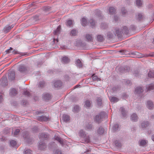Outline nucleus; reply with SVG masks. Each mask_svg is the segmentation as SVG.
<instances>
[{
    "label": "nucleus",
    "mask_w": 154,
    "mask_h": 154,
    "mask_svg": "<svg viewBox=\"0 0 154 154\" xmlns=\"http://www.w3.org/2000/svg\"><path fill=\"white\" fill-rule=\"evenodd\" d=\"M44 96H51V95L49 93H46L44 94Z\"/></svg>",
    "instance_id": "052dcab7"
},
{
    "label": "nucleus",
    "mask_w": 154,
    "mask_h": 154,
    "mask_svg": "<svg viewBox=\"0 0 154 154\" xmlns=\"http://www.w3.org/2000/svg\"><path fill=\"white\" fill-rule=\"evenodd\" d=\"M54 154H62V153L61 150L59 149H57L55 150Z\"/></svg>",
    "instance_id": "8fccbe9b"
},
{
    "label": "nucleus",
    "mask_w": 154,
    "mask_h": 154,
    "mask_svg": "<svg viewBox=\"0 0 154 154\" xmlns=\"http://www.w3.org/2000/svg\"><path fill=\"white\" fill-rule=\"evenodd\" d=\"M61 27L60 26H59L57 28L54 32V34L55 35H57L59 34L60 32Z\"/></svg>",
    "instance_id": "4be33fe9"
},
{
    "label": "nucleus",
    "mask_w": 154,
    "mask_h": 154,
    "mask_svg": "<svg viewBox=\"0 0 154 154\" xmlns=\"http://www.w3.org/2000/svg\"><path fill=\"white\" fill-rule=\"evenodd\" d=\"M97 103L98 106H101L102 103V100L100 97H99L97 98Z\"/></svg>",
    "instance_id": "c85d7f7f"
},
{
    "label": "nucleus",
    "mask_w": 154,
    "mask_h": 154,
    "mask_svg": "<svg viewBox=\"0 0 154 154\" xmlns=\"http://www.w3.org/2000/svg\"><path fill=\"white\" fill-rule=\"evenodd\" d=\"M150 123L148 121H143L141 123V126L142 128L144 129L149 126Z\"/></svg>",
    "instance_id": "20e7f679"
},
{
    "label": "nucleus",
    "mask_w": 154,
    "mask_h": 154,
    "mask_svg": "<svg viewBox=\"0 0 154 154\" xmlns=\"http://www.w3.org/2000/svg\"><path fill=\"white\" fill-rule=\"evenodd\" d=\"M90 22L91 26L93 27L95 25V22L92 19H91L90 20Z\"/></svg>",
    "instance_id": "de8ad7c7"
},
{
    "label": "nucleus",
    "mask_w": 154,
    "mask_h": 154,
    "mask_svg": "<svg viewBox=\"0 0 154 154\" xmlns=\"http://www.w3.org/2000/svg\"><path fill=\"white\" fill-rule=\"evenodd\" d=\"M10 130L8 129H5L3 131V133L4 134H7L10 133Z\"/></svg>",
    "instance_id": "37998d69"
},
{
    "label": "nucleus",
    "mask_w": 154,
    "mask_h": 154,
    "mask_svg": "<svg viewBox=\"0 0 154 154\" xmlns=\"http://www.w3.org/2000/svg\"><path fill=\"white\" fill-rule=\"evenodd\" d=\"M87 24V22L86 19L84 18H83L82 20V24L83 26H85Z\"/></svg>",
    "instance_id": "c756f323"
},
{
    "label": "nucleus",
    "mask_w": 154,
    "mask_h": 154,
    "mask_svg": "<svg viewBox=\"0 0 154 154\" xmlns=\"http://www.w3.org/2000/svg\"><path fill=\"white\" fill-rule=\"evenodd\" d=\"M13 50L12 48L10 47L9 49L7 50L5 52L7 54L10 53Z\"/></svg>",
    "instance_id": "3c124183"
},
{
    "label": "nucleus",
    "mask_w": 154,
    "mask_h": 154,
    "mask_svg": "<svg viewBox=\"0 0 154 154\" xmlns=\"http://www.w3.org/2000/svg\"><path fill=\"white\" fill-rule=\"evenodd\" d=\"M51 97H43L42 99L45 101H48L51 99Z\"/></svg>",
    "instance_id": "603ef678"
},
{
    "label": "nucleus",
    "mask_w": 154,
    "mask_h": 154,
    "mask_svg": "<svg viewBox=\"0 0 154 154\" xmlns=\"http://www.w3.org/2000/svg\"><path fill=\"white\" fill-rule=\"evenodd\" d=\"M25 154H32V151L29 149H25L24 151Z\"/></svg>",
    "instance_id": "c9c22d12"
},
{
    "label": "nucleus",
    "mask_w": 154,
    "mask_h": 154,
    "mask_svg": "<svg viewBox=\"0 0 154 154\" xmlns=\"http://www.w3.org/2000/svg\"><path fill=\"white\" fill-rule=\"evenodd\" d=\"M143 89L141 86L137 87L135 89V93L136 94H140L143 91Z\"/></svg>",
    "instance_id": "0eeeda50"
},
{
    "label": "nucleus",
    "mask_w": 154,
    "mask_h": 154,
    "mask_svg": "<svg viewBox=\"0 0 154 154\" xmlns=\"http://www.w3.org/2000/svg\"><path fill=\"white\" fill-rule=\"evenodd\" d=\"M92 104V102L89 100H87L85 102V104L84 106L88 109H89L91 107Z\"/></svg>",
    "instance_id": "9d476101"
},
{
    "label": "nucleus",
    "mask_w": 154,
    "mask_h": 154,
    "mask_svg": "<svg viewBox=\"0 0 154 154\" xmlns=\"http://www.w3.org/2000/svg\"><path fill=\"white\" fill-rule=\"evenodd\" d=\"M146 143H147L145 140H142L140 141V146H144L146 145Z\"/></svg>",
    "instance_id": "4c0bfd02"
},
{
    "label": "nucleus",
    "mask_w": 154,
    "mask_h": 154,
    "mask_svg": "<svg viewBox=\"0 0 154 154\" xmlns=\"http://www.w3.org/2000/svg\"><path fill=\"white\" fill-rule=\"evenodd\" d=\"M109 11L110 14H113L115 13L116 12V9L114 8L111 7L109 8Z\"/></svg>",
    "instance_id": "2f4dec72"
},
{
    "label": "nucleus",
    "mask_w": 154,
    "mask_h": 154,
    "mask_svg": "<svg viewBox=\"0 0 154 154\" xmlns=\"http://www.w3.org/2000/svg\"><path fill=\"white\" fill-rule=\"evenodd\" d=\"M136 4L137 6L140 7L142 5V2L141 0H137L136 2Z\"/></svg>",
    "instance_id": "72a5a7b5"
},
{
    "label": "nucleus",
    "mask_w": 154,
    "mask_h": 154,
    "mask_svg": "<svg viewBox=\"0 0 154 154\" xmlns=\"http://www.w3.org/2000/svg\"><path fill=\"white\" fill-rule=\"evenodd\" d=\"M38 148L41 150H44L46 147L45 143L43 141H41L39 142L38 146Z\"/></svg>",
    "instance_id": "39448f33"
},
{
    "label": "nucleus",
    "mask_w": 154,
    "mask_h": 154,
    "mask_svg": "<svg viewBox=\"0 0 154 154\" xmlns=\"http://www.w3.org/2000/svg\"><path fill=\"white\" fill-rule=\"evenodd\" d=\"M138 117L136 113H133L131 117V120L134 122H136L137 121Z\"/></svg>",
    "instance_id": "6e6552de"
},
{
    "label": "nucleus",
    "mask_w": 154,
    "mask_h": 154,
    "mask_svg": "<svg viewBox=\"0 0 154 154\" xmlns=\"http://www.w3.org/2000/svg\"><path fill=\"white\" fill-rule=\"evenodd\" d=\"M152 139L153 141H154V135H153L152 137Z\"/></svg>",
    "instance_id": "774afa93"
},
{
    "label": "nucleus",
    "mask_w": 154,
    "mask_h": 154,
    "mask_svg": "<svg viewBox=\"0 0 154 154\" xmlns=\"http://www.w3.org/2000/svg\"><path fill=\"white\" fill-rule=\"evenodd\" d=\"M148 75L149 77L150 78H154V74L151 71H149L148 73Z\"/></svg>",
    "instance_id": "49530a36"
},
{
    "label": "nucleus",
    "mask_w": 154,
    "mask_h": 154,
    "mask_svg": "<svg viewBox=\"0 0 154 154\" xmlns=\"http://www.w3.org/2000/svg\"><path fill=\"white\" fill-rule=\"evenodd\" d=\"M150 118L151 119H154V115H152V114L150 116Z\"/></svg>",
    "instance_id": "680f3d73"
},
{
    "label": "nucleus",
    "mask_w": 154,
    "mask_h": 154,
    "mask_svg": "<svg viewBox=\"0 0 154 154\" xmlns=\"http://www.w3.org/2000/svg\"><path fill=\"white\" fill-rule=\"evenodd\" d=\"M17 94V91L15 88L11 89L10 91V95L12 96H15Z\"/></svg>",
    "instance_id": "9b49d317"
},
{
    "label": "nucleus",
    "mask_w": 154,
    "mask_h": 154,
    "mask_svg": "<svg viewBox=\"0 0 154 154\" xmlns=\"http://www.w3.org/2000/svg\"><path fill=\"white\" fill-rule=\"evenodd\" d=\"M86 134H85V132L82 130H81L79 132V136L82 137V138L85 136Z\"/></svg>",
    "instance_id": "b1692460"
},
{
    "label": "nucleus",
    "mask_w": 154,
    "mask_h": 154,
    "mask_svg": "<svg viewBox=\"0 0 154 154\" xmlns=\"http://www.w3.org/2000/svg\"><path fill=\"white\" fill-rule=\"evenodd\" d=\"M9 78L11 80H14L15 77V72L14 71H12L9 74Z\"/></svg>",
    "instance_id": "6ab92c4d"
},
{
    "label": "nucleus",
    "mask_w": 154,
    "mask_h": 154,
    "mask_svg": "<svg viewBox=\"0 0 154 154\" xmlns=\"http://www.w3.org/2000/svg\"><path fill=\"white\" fill-rule=\"evenodd\" d=\"M69 61V58L66 57H63L62 59V62L64 63H67Z\"/></svg>",
    "instance_id": "5701e85b"
},
{
    "label": "nucleus",
    "mask_w": 154,
    "mask_h": 154,
    "mask_svg": "<svg viewBox=\"0 0 154 154\" xmlns=\"http://www.w3.org/2000/svg\"><path fill=\"white\" fill-rule=\"evenodd\" d=\"M32 130L33 132H36L38 130V128L37 126H35L32 128Z\"/></svg>",
    "instance_id": "09e8293b"
},
{
    "label": "nucleus",
    "mask_w": 154,
    "mask_h": 154,
    "mask_svg": "<svg viewBox=\"0 0 154 154\" xmlns=\"http://www.w3.org/2000/svg\"><path fill=\"white\" fill-rule=\"evenodd\" d=\"M80 109L81 108L79 105H75L72 109V111L75 113H77L79 111Z\"/></svg>",
    "instance_id": "f8f14e48"
},
{
    "label": "nucleus",
    "mask_w": 154,
    "mask_h": 154,
    "mask_svg": "<svg viewBox=\"0 0 154 154\" xmlns=\"http://www.w3.org/2000/svg\"><path fill=\"white\" fill-rule=\"evenodd\" d=\"M10 144L11 146L14 147L17 145V142L14 140H12L11 141Z\"/></svg>",
    "instance_id": "f704fd0d"
},
{
    "label": "nucleus",
    "mask_w": 154,
    "mask_h": 154,
    "mask_svg": "<svg viewBox=\"0 0 154 154\" xmlns=\"http://www.w3.org/2000/svg\"><path fill=\"white\" fill-rule=\"evenodd\" d=\"M14 26V24L12 25L11 26L8 25L6 26L3 29V32L5 33H8Z\"/></svg>",
    "instance_id": "7ed1b4c3"
},
{
    "label": "nucleus",
    "mask_w": 154,
    "mask_h": 154,
    "mask_svg": "<svg viewBox=\"0 0 154 154\" xmlns=\"http://www.w3.org/2000/svg\"><path fill=\"white\" fill-rule=\"evenodd\" d=\"M147 91H150L154 89V85L153 84H150L147 87Z\"/></svg>",
    "instance_id": "cd10ccee"
},
{
    "label": "nucleus",
    "mask_w": 154,
    "mask_h": 154,
    "mask_svg": "<svg viewBox=\"0 0 154 154\" xmlns=\"http://www.w3.org/2000/svg\"><path fill=\"white\" fill-rule=\"evenodd\" d=\"M24 95H27L28 96H29L30 95V92H29L28 91H26L24 92Z\"/></svg>",
    "instance_id": "864d4df0"
},
{
    "label": "nucleus",
    "mask_w": 154,
    "mask_h": 154,
    "mask_svg": "<svg viewBox=\"0 0 154 154\" xmlns=\"http://www.w3.org/2000/svg\"><path fill=\"white\" fill-rule=\"evenodd\" d=\"M21 104L23 105H26L28 104V102L26 100H23L21 102Z\"/></svg>",
    "instance_id": "a19ab883"
},
{
    "label": "nucleus",
    "mask_w": 154,
    "mask_h": 154,
    "mask_svg": "<svg viewBox=\"0 0 154 154\" xmlns=\"http://www.w3.org/2000/svg\"><path fill=\"white\" fill-rule=\"evenodd\" d=\"M77 31L76 30L73 29L71 31L70 35L72 36H75L76 35Z\"/></svg>",
    "instance_id": "ea45409f"
},
{
    "label": "nucleus",
    "mask_w": 154,
    "mask_h": 154,
    "mask_svg": "<svg viewBox=\"0 0 154 154\" xmlns=\"http://www.w3.org/2000/svg\"><path fill=\"white\" fill-rule=\"evenodd\" d=\"M76 64L77 66L79 67H81L82 66V63L79 59H78L76 60Z\"/></svg>",
    "instance_id": "7c9ffc66"
},
{
    "label": "nucleus",
    "mask_w": 154,
    "mask_h": 154,
    "mask_svg": "<svg viewBox=\"0 0 154 154\" xmlns=\"http://www.w3.org/2000/svg\"><path fill=\"white\" fill-rule=\"evenodd\" d=\"M19 70L20 72H23L26 70V68L24 66H20L19 67Z\"/></svg>",
    "instance_id": "473e14b6"
},
{
    "label": "nucleus",
    "mask_w": 154,
    "mask_h": 154,
    "mask_svg": "<svg viewBox=\"0 0 154 154\" xmlns=\"http://www.w3.org/2000/svg\"><path fill=\"white\" fill-rule=\"evenodd\" d=\"M97 38L98 40L100 42H102L103 39V36L101 35H98L97 37Z\"/></svg>",
    "instance_id": "e433bc0d"
},
{
    "label": "nucleus",
    "mask_w": 154,
    "mask_h": 154,
    "mask_svg": "<svg viewBox=\"0 0 154 154\" xmlns=\"http://www.w3.org/2000/svg\"><path fill=\"white\" fill-rule=\"evenodd\" d=\"M62 85L61 82L60 81H57L54 83V86L55 88H59L61 87Z\"/></svg>",
    "instance_id": "dca6fc26"
},
{
    "label": "nucleus",
    "mask_w": 154,
    "mask_h": 154,
    "mask_svg": "<svg viewBox=\"0 0 154 154\" xmlns=\"http://www.w3.org/2000/svg\"><path fill=\"white\" fill-rule=\"evenodd\" d=\"M123 29H124L125 31H126L128 29V28L127 27L124 26L123 27Z\"/></svg>",
    "instance_id": "0e129e2a"
},
{
    "label": "nucleus",
    "mask_w": 154,
    "mask_h": 154,
    "mask_svg": "<svg viewBox=\"0 0 154 154\" xmlns=\"http://www.w3.org/2000/svg\"><path fill=\"white\" fill-rule=\"evenodd\" d=\"M102 119L100 116L97 115L96 116L94 119V121L96 123L99 124L101 122Z\"/></svg>",
    "instance_id": "ddd939ff"
},
{
    "label": "nucleus",
    "mask_w": 154,
    "mask_h": 154,
    "mask_svg": "<svg viewBox=\"0 0 154 154\" xmlns=\"http://www.w3.org/2000/svg\"><path fill=\"white\" fill-rule=\"evenodd\" d=\"M3 100L2 97H0V103L2 102Z\"/></svg>",
    "instance_id": "69168bd1"
},
{
    "label": "nucleus",
    "mask_w": 154,
    "mask_h": 154,
    "mask_svg": "<svg viewBox=\"0 0 154 154\" xmlns=\"http://www.w3.org/2000/svg\"><path fill=\"white\" fill-rule=\"evenodd\" d=\"M85 37L88 41H91L93 40L92 35L89 34H87Z\"/></svg>",
    "instance_id": "bb28decb"
},
{
    "label": "nucleus",
    "mask_w": 154,
    "mask_h": 154,
    "mask_svg": "<svg viewBox=\"0 0 154 154\" xmlns=\"http://www.w3.org/2000/svg\"><path fill=\"white\" fill-rule=\"evenodd\" d=\"M39 138L43 140H47L49 139V135L44 133H42L39 134Z\"/></svg>",
    "instance_id": "f257e3e1"
},
{
    "label": "nucleus",
    "mask_w": 154,
    "mask_h": 154,
    "mask_svg": "<svg viewBox=\"0 0 154 154\" xmlns=\"http://www.w3.org/2000/svg\"><path fill=\"white\" fill-rule=\"evenodd\" d=\"M70 116L68 115L64 114L63 116V120L64 121L68 122L70 120Z\"/></svg>",
    "instance_id": "a211bd4d"
},
{
    "label": "nucleus",
    "mask_w": 154,
    "mask_h": 154,
    "mask_svg": "<svg viewBox=\"0 0 154 154\" xmlns=\"http://www.w3.org/2000/svg\"><path fill=\"white\" fill-rule=\"evenodd\" d=\"M121 114L124 118H126L127 116L128 112L123 107H121L119 109Z\"/></svg>",
    "instance_id": "f03ea898"
},
{
    "label": "nucleus",
    "mask_w": 154,
    "mask_h": 154,
    "mask_svg": "<svg viewBox=\"0 0 154 154\" xmlns=\"http://www.w3.org/2000/svg\"><path fill=\"white\" fill-rule=\"evenodd\" d=\"M121 11H122V14H125L126 12V11L125 9L124 8H122V9Z\"/></svg>",
    "instance_id": "6e6d98bb"
},
{
    "label": "nucleus",
    "mask_w": 154,
    "mask_h": 154,
    "mask_svg": "<svg viewBox=\"0 0 154 154\" xmlns=\"http://www.w3.org/2000/svg\"><path fill=\"white\" fill-rule=\"evenodd\" d=\"M4 149V147L2 146H0V149L1 150H3Z\"/></svg>",
    "instance_id": "e2e57ef3"
},
{
    "label": "nucleus",
    "mask_w": 154,
    "mask_h": 154,
    "mask_svg": "<svg viewBox=\"0 0 154 154\" xmlns=\"http://www.w3.org/2000/svg\"><path fill=\"white\" fill-rule=\"evenodd\" d=\"M147 107L150 109H152L154 107L153 102L151 100H148L147 102Z\"/></svg>",
    "instance_id": "1a4fd4ad"
},
{
    "label": "nucleus",
    "mask_w": 154,
    "mask_h": 154,
    "mask_svg": "<svg viewBox=\"0 0 154 154\" xmlns=\"http://www.w3.org/2000/svg\"><path fill=\"white\" fill-rule=\"evenodd\" d=\"M78 100L75 97H73V98H72V101L73 102H76Z\"/></svg>",
    "instance_id": "4d7b16f0"
},
{
    "label": "nucleus",
    "mask_w": 154,
    "mask_h": 154,
    "mask_svg": "<svg viewBox=\"0 0 154 154\" xmlns=\"http://www.w3.org/2000/svg\"><path fill=\"white\" fill-rule=\"evenodd\" d=\"M83 138V140H82L84 141L85 142L87 143H90V138L89 135H86Z\"/></svg>",
    "instance_id": "2eb2a0df"
},
{
    "label": "nucleus",
    "mask_w": 154,
    "mask_h": 154,
    "mask_svg": "<svg viewBox=\"0 0 154 154\" xmlns=\"http://www.w3.org/2000/svg\"><path fill=\"white\" fill-rule=\"evenodd\" d=\"M99 116L102 119L105 118L107 116L106 112H101L99 114Z\"/></svg>",
    "instance_id": "a878e982"
},
{
    "label": "nucleus",
    "mask_w": 154,
    "mask_h": 154,
    "mask_svg": "<svg viewBox=\"0 0 154 154\" xmlns=\"http://www.w3.org/2000/svg\"><path fill=\"white\" fill-rule=\"evenodd\" d=\"M142 16L141 14H139L138 15V18L139 20H140L142 17Z\"/></svg>",
    "instance_id": "bf43d9fd"
},
{
    "label": "nucleus",
    "mask_w": 154,
    "mask_h": 154,
    "mask_svg": "<svg viewBox=\"0 0 154 154\" xmlns=\"http://www.w3.org/2000/svg\"><path fill=\"white\" fill-rule=\"evenodd\" d=\"M49 118L45 116H38L37 118L38 120L40 122L44 121L47 122Z\"/></svg>",
    "instance_id": "423d86ee"
},
{
    "label": "nucleus",
    "mask_w": 154,
    "mask_h": 154,
    "mask_svg": "<svg viewBox=\"0 0 154 154\" xmlns=\"http://www.w3.org/2000/svg\"><path fill=\"white\" fill-rule=\"evenodd\" d=\"M12 53L13 54H18V52L17 50H14L12 51Z\"/></svg>",
    "instance_id": "13d9d810"
},
{
    "label": "nucleus",
    "mask_w": 154,
    "mask_h": 154,
    "mask_svg": "<svg viewBox=\"0 0 154 154\" xmlns=\"http://www.w3.org/2000/svg\"><path fill=\"white\" fill-rule=\"evenodd\" d=\"M54 138L55 140L58 141L61 145H63V141L62 138L58 136H55Z\"/></svg>",
    "instance_id": "4468645a"
},
{
    "label": "nucleus",
    "mask_w": 154,
    "mask_h": 154,
    "mask_svg": "<svg viewBox=\"0 0 154 154\" xmlns=\"http://www.w3.org/2000/svg\"><path fill=\"white\" fill-rule=\"evenodd\" d=\"M116 146L118 147H120L121 146V144L119 141L116 140L115 142Z\"/></svg>",
    "instance_id": "79ce46f5"
},
{
    "label": "nucleus",
    "mask_w": 154,
    "mask_h": 154,
    "mask_svg": "<svg viewBox=\"0 0 154 154\" xmlns=\"http://www.w3.org/2000/svg\"><path fill=\"white\" fill-rule=\"evenodd\" d=\"M93 125L92 124L88 123L86 125L85 129L91 130L93 128Z\"/></svg>",
    "instance_id": "412c9836"
},
{
    "label": "nucleus",
    "mask_w": 154,
    "mask_h": 154,
    "mask_svg": "<svg viewBox=\"0 0 154 154\" xmlns=\"http://www.w3.org/2000/svg\"><path fill=\"white\" fill-rule=\"evenodd\" d=\"M45 84L44 82L43 81H42L39 82V86L40 87H42Z\"/></svg>",
    "instance_id": "5fc2aeb1"
},
{
    "label": "nucleus",
    "mask_w": 154,
    "mask_h": 154,
    "mask_svg": "<svg viewBox=\"0 0 154 154\" xmlns=\"http://www.w3.org/2000/svg\"><path fill=\"white\" fill-rule=\"evenodd\" d=\"M119 125L118 124H115L112 127V130L113 132H115L118 130L119 128Z\"/></svg>",
    "instance_id": "393cba45"
},
{
    "label": "nucleus",
    "mask_w": 154,
    "mask_h": 154,
    "mask_svg": "<svg viewBox=\"0 0 154 154\" xmlns=\"http://www.w3.org/2000/svg\"><path fill=\"white\" fill-rule=\"evenodd\" d=\"M109 99L111 103H114L117 102L119 100V99L116 97H109Z\"/></svg>",
    "instance_id": "f3484780"
},
{
    "label": "nucleus",
    "mask_w": 154,
    "mask_h": 154,
    "mask_svg": "<svg viewBox=\"0 0 154 154\" xmlns=\"http://www.w3.org/2000/svg\"><path fill=\"white\" fill-rule=\"evenodd\" d=\"M104 131V128L101 126L97 130V133L100 135H102L103 134Z\"/></svg>",
    "instance_id": "aec40b11"
},
{
    "label": "nucleus",
    "mask_w": 154,
    "mask_h": 154,
    "mask_svg": "<svg viewBox=\"0 0 154 154\" xmlns=\"http://www.w3.org/2000/svg\"><path fill=\"white\" fill-rule=\"evenodd\" d=\"M42 113V112H39V111H37L36 112V114H39L40 113Z\"/></svg>",
    "instance_id": "338daca9"
},
{
    "label": "nucleus",
    "mask_w": 154,
    "mask_h": 154,
    "mask_svg": "<svg viewBox=\"0 0 154 154\" xmlns=\"http://www.w3.org/2000/svg\"><path fill=\"white\" fill-rule=\"evenodd\" d=\"M20 129H16L14 132V135L16 136L18 135L20 132Z\"/></svg>",
    "instance_id": "58836bf2"
},
{
    "label": "nucleus",
    "mask_w": 154,
    "mask_h": 154,
    "mask_svg": "<svg viewBox=\"0 0 154 154\" xmlns=\"http://www.w3.org/2000/svg\"><path fill=\"white\" fill-rule=\"evenodd\" d=\"M94 75H92V79L94 81H100V79L97 76H94Z\"/></svg>",
    "instance_id": "c03bdc74"
},
{
    "label": "nucleus",
    "mask_w": 154,
    "mask_h": 154,
    "mask_svg": "<svg viewBox=\"0 0 154 154\" xmlns=\"http://www.w3.org/2000/svg\"><path fill=\"white\" fill-rule=\"evenodd\" d=\"M72 24V21L71 20H68L67 22V26H71Z\"/></svg>",
    "instance_id": "a18cd8bd"
}]
</instances>
